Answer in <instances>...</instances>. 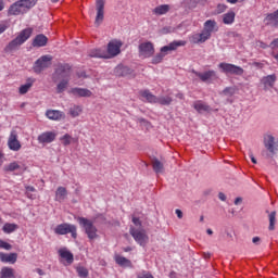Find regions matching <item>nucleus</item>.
Wrapping results in <instances>:
<instances>
[{
	"instance_id": "ddd939ff",
	"label": "nucleus",
	"mask_w": 278,
	"mask_h": 278,
	"mask_svg": "<svg viewBox=\"0 0 278 278\" xmlns=\"http://www.w3.org/2000/svg\"><path fill=\"white\" fill-rule=\"evenodd\" d=\"M96 25L99 27L101 23H103L104 14H105V1L104 0H96Z\"/></svg>"
},
{
	"instance_id": "6e6552de",
	"label": "nucleus",
	"mask_w": 278,
	"mask_h": 278,
	"mask_svg": "<svg viewBox=\"0 0 278 278\" xmlns=\"http://www.w3.org/2000/svg\"><path fill=\"white\" fill-rule=\"evenodd\" d=\"M218 68H220L222 73H225V75H244V68L236 64L222 62L218 64Z\"/></svg>"
},
{
	"instance_id": "bf43d9fd",
	"label": "nucleus",
	"mask_w": 278,
	"mask_h": 278,
	"mask_svg": "<svg viewBox=\"0 0 278 278\" xmlns=\"http://www.w3.org/2000/svg\"><path fill=\"white\" fill-rule=\"evenodd\" d=\"M239 203H242V198H236L235 205H239Z\"/></svg>"
},
{
	"instance_id": "423d86ee",
	"label": "nucleus",
	"mask_w": 278,
	"mask_h": 278,
	"mask_svg": "<svg viewBox=\"0 0 278 278\" xmlns=\"http://www.w3.org/2000/svg\"><path fill=\"white\" fill-rule=\"evenodd\" d=\"M130 236L134 238L135 242L140 247H147L149 243V236L144 229H136L134 226L129 229Z\"/></svg>"
},
{
	"instance_id": "79ce46f5",
	"label": "nucleus",
	"mask_w": 278,
	"mask_h": 278,
	"mask_svg": "<svg viewBox=\"0 0 278 278\" xmlns=\"http://www.w3.org/2000/svg\"><path fill=\"white\" fill-rule=\"evenodd\" d=\"M276 216H277L276 212H271L269 214V231H274L275 230Z\"/></svg>"
},
{
	"instance_id": "bb28decb",
	"label": "nucleus",
	"mask_w": 278,
	"mask_h": 278,
	"mask_svg": "<svg viewBox=\"0 0 278 278\" xmlns=\"http://www.w3.org/2000/svg\"><path fill=\"white\" fill-rule=\"evenodd\" d=\"M36 79L34 78H28L25 85L20 86L18 92L20 94H27L29 90H31V87L34 86V83Z\"/></svg>"
},
{
	"instance_id": "09e8293b",
	"label": "nucleus",
	"mask_w": 278,
	"mask_h": 278,
	"mask_svg": "<svg viewBox=\"0 0 278 278\" xmlns=\"http://www.w3.org/2000/svg\"><path fill=\"white\" fill-rule=\"evenodd\" d=\"M132 223L136 227H142V222L136 216H132Z\"/></svg>"
},
{
	"instance_id": "de8ad7c7",
	"label": "nucleus",
	"mask_w": 278,
	"mask_h": 278,
	"mask_svg": "<svg viewBox=\"0 0 278 278\" xmlns=\"http://www.w3.org/2000/svg\"><path fill=\"white\" fill-rule=\"evenodd\" d=\"M226 11H227V5L226 4H217L216 14H223Z\"/></svg>"
},
{
	"instance_id": "f8f14e48",
	"label": "nucleus",
	"mask_w": 278,
	"mask_h": 278,
	"mask_svg": "<svg viewBox=\"0 0 278 278\" xmlns=\"http://www.w3.org/2000/svg\"><path fill=\"white\" fill-rule=\"evenodd\" d=\"M8 147L10 151H18L22 149L21 141L18 140V132L16 130H11L10 136L8 138Z\"/></svg>"
},
{
	"instance_id": "5701e85b",
	"label": "nucleus",
	"mask_w": 278,
	"mask_h": 278,
	"mask_svg": "<svg viewBox=\"0 0 278 278\" xmlns=\"http://www.w3.org/2000/svg\"><path fill=\"white\" fill-rule=\"evenodd\" d=\"M48 42H49V38H47V36L42 34H39L34 38L31 46L37 48L47 47Z\"/></svg>"
},
{
	"instance_id": "9d476101",
	"label": "nucleus",
	"mask_w": 278,
	"mask_h": 278,
	"mask_svg": "<svg viewBox=\"0 0 278 278\" xmlns=\"http://www.w3.org/2000/svg\"><path fill=\"white\" fill-rule=\"evenodd\" d=\"M121 47H123V41L121 40H111L108 43V49L105 52L106 60H112V58H116L121 53Z\"/></svg>"
},
{
	"instance_id": "4d7b16f0",
	"label": "nucleus",
	"mask_w": 278,
	"mask_h": 278,
	"mask_svg": "<svg viewBox=\"0 0 278 278\" xmlns=\"http://www.w3.org/2000/svg\"><path fill=\"white\" fill-rule=\"evenodd\" d=\"M250 160L253 164H257V160L253 156V153L250 154Z\"/></svg>"
},
{
	"instance_id": "f257e3e1",
	"label": "nucleus",
	"mask_w": 278,
	"mask_h": 278,
	"mask_svg": "<svg viewBox=\"0 0 278 278\" xmlns=\"http://www.w3.org/2000/svg\"><path fill=\"white\" fill-rule=\"evenodd\" d=\"M218 31V24L214 20L204 22V27L201 33L193 34L189 37L191 45H203L212 38V34Z\"/></svg>"
},
{
	"instance_id": "dca6fc26",
	"label": "nucleus",
	"mask_w": 278,
	"mask_h": 278,
	"mask_svg": "<svg viewBox=\"0 0 278 278\" xmlns=\"http://www.w3.org/2000/svg\"><path fill=\"white\" fill-rule=\"evenodd\" d=\"M70 94H73V97H79V98H90L92 97V91L87 88H79L75 87L70 90Z\"/></svg>"
},
{
	"instance_id": "a211bd4d",
	"label": "nucleus",
	"mask_w": 278,
	"mask_h": 278,
	"mask_svg": "<svg viewBox=\"0 0 278 278\" xmlns=\"http://www.w3.org/2000/svg\"><path fill=\"white\" fill-rule=\"evenodd\" d=\"M59 255L62 260H65V266H71L75 262V256L66 248L60 249Z\"/></svg>"
},
{
	"instance_id": "680f3d73",
	"label": "nucleus",
	"mask_w": 278,
	"mask_h": 278,
	"mask_svg": "<svg viewBox=\"0 0 278 278\" xmlns=\"http://www.w3.org/2000/svg\"><path fill=\"white\" fill-rule=\"evenodd\" d=\"M271 47H278V39H275L274 41H271Z\"/></svg>"
},
{
	"instance_id": "393cba45",
	"label": "nucleus",
	"mask_w": 278,
	"mask_h": 278,
	"mask_svg": "<svg viewBox=\"0 0 278 278\" xmlns=\"http://www.w3.org/2000/svg\"><path fill=\"white\" fill-rule=\"evenodd\" d=\"M265 148L269 153H275L277 151V148L275 147V137L273 136H267L264 141Z\"/></svg>"
},
{
	"instance_id": "864d4df0",
	"label": "nucleus",
	"mask_w": 278,
	"mask_h": 278,
	"mask_svg": "<svg viewBox=\"0 0 278 278\" xmlns=\"http://www.w3.org/2000/svg\"><path fill=\"white\" fill-rule=\"evenodd\" d=\"M5 29H8V25L0 24V34H3V31H5Z\"/></svg>"
},
{
	"instance_id": "c756f323",
	"label": "nucleus",
	"mask_w": 278,
	"mask_h": 278,
	"mask_svg": "<svg viewBox=\"0 0 278 278\" xmlns=\"http://www.w3.org/2000/svg\"><path fill=\"white\" fill-rule=\"evenodd\" d=\"M67 194L68 191L64 187H58L55 191V201H59L61 203V201H64V199H66Z\"/></svg>"
},
{
	"instance_id": "9b49d317",
	"label": "nucleus",
	"mask_w": 278,
	"mask_h": 278,
	"mask_svg": "<svg viewBox=\"0 0 278 278\" xmlns=\"http://www.w3.org/2000/svg\"><path fill=\"white\" fill-rule=\"evenodd\" d=\"M53 60V56H51L50 54H46L40 56L34 65V71L37 74H40L42 71H45V68H49V66H51V62Z\"/></svg>"
},
{
	"instance_id": "49530a36",
	"label": "nucleus",
	"mask_w": 278,
	"mask_h": 278,
	"mask_svg": "<svg viewBox=\"0 0 278 278\" xmlns=\"http://www.w3.org/2000/svg\"><path fill=\"white\" fill-rule=\"evenodd\" d=\"M138 124L143 125V127H147V129H149V127H151V123L142 117L138 118Z\"/></svg>"
},
{
	"instance_id": "ea45409f",
	"label": "nucleus",
	"mask_w": 278,
	"mask_h": 278,
	"mask_svg": "<svg viewBox=\"0 0 278 278\" xmlns=\"http://www.w3.org/2000/svg\"><path fill=\"white\" fill-rule=\"evenodd\" d=\"M18 168H21V165L18 164V162H12L9 165H5L3 170L5 173H14V170H18Z\"/></svg>"
},
{
	"instance_id": "0eeeda50",
	"label": "nucleus",
	"mask_w": 278,
	"mask_h": 278,
	"mask_svg": "<svg viewBox=\"0 0 278 278\" xmlns=\"http://www.w3.org/2000/svg\"><path fill=\"white\" fill-rule=\"evenodd\" d=\"M54 233H56V236H66V233H71L72 238L77 240V226L64 223L55 227Z\"/></svg>"
},
{
	"instance_id": "58836bf2",
	"label": "nucleus",
	"mask_w": 278,
	"mask_h": 278,
	"mask_svg": "<svg viewBox=\"0 0 278 278\" xmlns=\"http://www.w3.org/2000/svg\"><path fill=\"white\" fill-rule=\"evenodd\" d=\"M16 229H18V225L10 223L4 224V226L2 227V231L4 233H14Z\"/></svg>"
},
{
	"instance_id": "69168bd1",
	"label": "nucleus",
	"mask_w": 278,
	"mask_h": 278,
	"mask_svg": "<svg viewBox=\"0 0 278 278\" xmlns=\"http://www.w3.org/2000/svg\"><path fill=\"white\" fill-rule=\"evenodd\" d=\"M176 97L177 99L184 100V93H177Z\"/></svg>"
},
{
	"instance_id": "a19ab883",
	"label": "nucleus",
	"mask_w": 278,
	"mask_h": 278,
	"mask_svg": "<svg viewBox=\"0 0 278 278\" xmlns=\"http://www.w3.org/2000/svg\"><path fill=\"white\" fill-rule=\"evenodd\" d=\"M236 87H226L222 91V94H224V97H233V94H236Z\"/></svg>"
},
{
	"instance_id": "20e7f679",
	"label": "nucleus",
	"mask_w": 278,
	"mask_h": 278,
	"mask_svg": "<svg viewBox=\"0 0 278 278\" xmlns=\"http://www.w3.org/2000/svg\"><path fill=\"white\" fill-rule=\"evenodd\" d=\"M178 47H186V41L184 40L173 41L169 45L162 47L160 53H157L152 58V64H161L164 58L168 55V52L177 51Z\"/></svg>"
},
{
	"instance_id": "e433bc0d",
	"label": "nucleus",
	"mask_w": 278,
	"mask_h": 278,
	"mask_svg": "<svg viewBox=\"0 0 278 278\" xmlns=\"http://www.w3.org/2000/svg\"><path fill=\"white\" fill-rule=\"evenodd\" d=\"M37 0H20V3L22 4V8L24 9V12H28L36 5Z\"/></svg>"
},
{
	"instance_id": "f3484780",
	"label": "nucleus",
	"mask_w": 278,
	"mask_h": 278,
	"mask_svg": "<svg viewBox=\"0 0 278 278\" xmlns=\"http://www.w3.org/2000/svg\"><path fill=\"white\" fill-rule=\"evenodd\" d=\"M276 81L277 75L275 74L267 75L261 79V84L264 86V90H270V88H275Z\"/></svg>"
},
{
	"instance_id": "37998d69",
	"label": "nucleus",
	"mask_w": 278,
	"mask_h": 278,
	"mask_svg": "<svg viewBox=\"0 0 278 278\" xmlns=\"http://www.w3.org/2000/svg\"><path fill=\"white\" fill-rule=\"evenodd\" d=\"M76 273L78 274V277L86 278L88 277V269L86 267H77Z\"/></svg>"
},
{
	"instance_id": "a18cd8bd",
	"label": "nucleus",
	"mask_w": 278,
	"mask_h": 278,
	"mask_svg": "<svg viewBox=\"0 0 278 278\" xmlns=\"http://www.w3.org/2000/svg\"><path fill=\"white\" fill-rule=\"evenodd\" d=\"M0 249H4V251H12V244L0 239Z\"/></svg>"
},
{
	"instance_id": "2f4dec72",
	"label": "nucleus",
	"mask_w": 278,
	"mask_h": 278,
	"mask_svg": "<svg viewBox=\"0 0 278 278\" xmlns=\"http://www.w3.org/2000/svg\"><path fill=\"white\" fill-rule=\"evenodd\" d=\"M0 278H16L12 267H2L0 270Z\"/></svg>"
},
{
	"instance_id": "2eb2a0df",
	"label": "nucleus",
	"mask_w": 278,
	"mask_h": 278,
	"mask_svg": "<svg viewBox=\"0 0 278 278\" xmlns=\"http://www.w3.org/2000/svg\"><path fill=\"white\" fill-rule=\"evenodd\" d=\"M56 136L53 131H46L39 135L37 140L40 144H49L55 140Z\"/></svg>"
},
{
	"instance_id": "052dcab7",
	"label": "nucleus",
	"mask_w": 278,
	"mask_h": 278,
	"mask_svg": "<svg viewBox=\"0 0 278 278\" xmlns=\"http://www.w3.org/2000/svg\"><path fill=\"white\" fill-rule=\"evenodd\" d=\"M5 8V4L3 3V0H0V12Z\"/></svg>"
},
{
	"instance_id": "39448f33",
	"label": "nucleus",
	"mask_w": 278,
	"mask_h": 278,
	"mask_svg": "<svg viewBox=\"0 0 278 278\" xmlns=\"http://www.w3.org/2000/svg\"><path fill=\"white\" fill-rule=\"evenodd\" d=\"M77 222L80 225V227L85 229V233L87 235L90 242L99 238V233H97L98 232L97 226L94 225V223H92V220L86 217H78Z\"/></svg>"
},
{
	"instance_id": "cd10ccee",
	"label": "nucleus",
	"mask_w": 278,
	"mask_h": 278,
	"mask_svg": "<svg viewBox=\"0 0 278 278\" xmlns=\"http://www.w3.org/2000/svg\"><path fill=\"white\" fill-rule=\"evenodd\" d=\"M223 23L224 25H233L236 23V12L228 11L223 15Z\"/></svg>"
},
{
	"instance_id": "7ed1b4c3",
	"label": "nucleus",
	"mask_w": 278,
	"mask_h": 278,
	"mask_svg": "<svg viewBox=\"0 0 278 278\" xmlns=\"http://www.w3.org/2000/svg\"><path fill=\"white\" fill-rule=\"evenodd\" d=\"M34 33V29L26 28L23 29L15 39L11 40L9 45L5 46L4 52L5 53H12L21 48L22 45H25L29 38H31V34Z\"/></svg>"
},
{
	"instance_id": "e2e57ef3",
	"label": "nucleus",
	"mask_w": 278,
	"mask_h": 278,
	"mask_svg": "<svg viewBox=\"0 0 278 278\" xmlns=\"http://www.w3.org/2000/svg\"><path fill=\"white\" fill-rule=\"evenodd\" d=\"M36 270H37L38 275H40V276L45 275V271L42 269L37 268Z\"/></svg>"
},
{
	"instance_id": "338daca9",
	"label": "nucleus",
	"mask_w": 278,
	"mask_h": 278,
	"mask_svg": "<svg viewBox=\"0 0 278 278\" xmlns=\"http://www.w3.org/2000/svg\"><path fill=\"white\" fill-rule=\"evenodd\" d=\"M125 253H129L131 251V247L124 248Z\"/></svg>"
},
{
	"instance_id": "4468645a",
	"label": "nucleus",
	"mask_w": 278,
	"mask_h": 278,
	"mask_svg": "<svg viewBox=\"0 0 278 278\" xmlns=\"http://www.w3.org/2000/svg\"><path fill=\"white\" fill-rule=\"evenodd\" d=\"M192 73L195 77H199V79L204 83L211 81V79H216V71L214 70H210L204 73L192 71Z\"/></svg>"
},
{
	"instance_id": "6ab92c4d",
	"label": "nucleus",
	"mask_w": 278,
	"mask_h": 278,
	"mask_svg": "<svg viewBox=\"0 0 278 278\" xmlns=\"http://www.w3.org/2000/svg\"><path fill=\"white\" fill-rule=\"evenodd\" d=\"M18 260L17 253H3L0 252V262L2 264H16V261Z\"/></svg>"
},
{
	"instance_id": "7c9ffc66",
	"label": "nucleus",
	"mask_w": 278,
	"mask_h": 278,
	"mask_svg": "<svg viewBox=\"0 0 278 278\" xmlns=\"http://www.w3.org/2000/svg\"><path fill=\"white\" fill-rule=\"evenodd\" d=\"M168 10H170V7L168 4H161L153 9V14L156 16H162L164 14H167Z\"/></svg>"
},
{
	"instance_id": "f03ea898",
	"label": "nucleus",
	"mask_w": 278,
	"mask_h": 278,
	"mask_svg": "<svg viewBox=\"0 0 278 278\" xmlns=\"http://www.w3.org/2000/svg\"><path fill=\"white\" fill-rule=\"evenodd\" d=\"M62 77L63 79L56 85L58 94H62L66 88H68V81H71V65L68 64H59L53 79L56 81L58 78Z\"/></svg>"
},
{
	"instance_id": "4c0bfd02",
	"label": "nucleus",
	"mask_w": 278,
	"mask_h": 278,
	"mask_svg": "<svg viewBox=\"0 0 278 278\" xmlns=\"http://www.w3.org/2000/svg\"><path fill=\"white\" fill-rule=\"evenodd\" d=\"M84 112V109L79 105H74L70 108L68 114L72 116V118H77L81 113Z\"/></svg>"
},
{
	"instance_id": "3c124183",
	"label": "nucleus",
	"mask_w": 278,
	"mask_h": 278,
	"mask_svg": "<svg viewBox=\"0 0 278 278\" xmlns=\"http://www.w3.org/2000/svg\"><path fill=\"white\" fill-rule=\"evenodd\" d=\"M175 213H176V215H177L178 218H184V212H181V210L177 208V210L175 211Z\"/></svg>"
},
{
	"instance_id": "13d9d810",
	"label": "nucleus",
	"mask_w": 278,
	"mask_h": 278,
	"mask_svg": "<svg viewBox=\"0 0 278 278\" xmlns=\"http://www.w3.org/2000/svg\"><path fill=\"white\" fill-rule=\"evenodd\" d=\"M253 66H256L258 68H262L264 66V64L260 63V62H254Z\"/></svg>"
},
{
	"instance_id": "0e129e2a",
	"label": "nucleus",
	"mask_w": 278,
	"mask_h": 278,
	"mask_svg": "<svg viewBox=\"0 0 278 278\" xmlns=\"http://www.w3.org/2000/svg\"><path fill=\"white\" fill-rule=\"evenodd\" d=\"M260 47H261V49H266L268 46H266V43H264V42H260Z\"/></svg>"
},
{
	"instance_id": "774afa93",
	"label": "nucleus",
	"mask_w": 278,
	"mask_h": 278,
	"mask_svg": "<svg viewBox=\"0 0 278 278\" xmlns=\"http://www.w3.org/2000/svg\"><path fill=\"white\" fill-rule=\"evenodd\" d=\"M227 1V3H238V0H226Z\"/></svg>"
},
{
	"instance_id": "4be33fe9",
	"label": "nucleus",
	"mask_w": 278,
	"mask_h": 278,
	"mask_svg": "<svg viewBox=\"0 0 278 278\" xmlns=\"http://www.w3.org/2000/svg\"><path fill=\"white\" fill-rule=\"evenodd\" d=\"M116 264L118 266H122V268H134V264H131V261L125 256L115 255L114 257Z\"/></svg>"
},
{
	"instance_id": "aec40b11",
	"label": "nucleus",
	"mask_w": 278,
	"mask_h": 278,
	"mask_svg": "<svg viewBox=\"0 0 278 278\" xmlns=\"http://www.w3.org/2000/svg\"><path fill=\"white\" fill-rule=\"evenodd\" d=\"M25 13V9L23 8V4L20 2V0L9 8V16H18L20 14Z\"/></svg>"
},
{
	"instance_id": "412c9836",
	"label": "nucleus",
	"mask_w": 278,
	"mask_h": 278,
	"mask_svg": "<svg viewBox=\"0 0 278 278\" xmlns=\"http://www.w3.org/2000/svg\"><path fill=\"white\" fill-rule=\"evenodd\" d=\"M264 24L270 27H278V9L274 13H269L265 16Z\"/></svg>"
},
{
	"instance_id": "c03bdc74",
	"label": "nucleus",
	"mask_w": 278,
	"mask_h": 278,
	"mask_svg": "<svg viewBox=\"0 0 278 278\" xmlns=\"http://www.w3.org/2000/svg\"><path fill=\"white\" fill-rule=\"evenodd\" d=\"M72 140H73V137H71V135L68 134H65L63 137H61V141L64 147H68Z\"/></svg>"
},
{
	"instance_id": "f704fd0d",
	"label": "nucleus",
	"mask_w": 278,
	"mask_h": 278,
	"mask_svg": "<svg viewBox=\"0 0 278 278\" xmlns=\"http://www.w3.org/2000/svg\"><path fill=\"white\" fill-rule=\"evenodd\" d=\"M89 58H102L106 60L105 50L92 49L89 51Z\"/></svg>"
},
{
	"instance_id": "b1692460",
	"label": "nucleus",
	"mask_w": 278,
	"mask_h": 278,
	"mask_svg": "<svg viewBox=\"0 0 278 278\" xmlns=\"http://www.w3.org/2000/svg\"><path fill=\"white\" fill-rule=\"evenodd\" d=\"M46 116L50 121H62V118H64V112L58 110H48L46 112Z\"/></svg>"
},
{
	"instance_id": "a878e982",
	"label": "nucleus",
	"mask_w": 278,
	"mask_h": 278,
	"mask_svg": "<svg viewBox=\"0 0 278 278\" xmlns=\"http://www.w3.org/2000/svg\"><path fill=\"white\" fill-rule=\"evenodd\" d=\"M140 97L148 101V103H157V97L152 94L149 90H141L139 92Z\"/></svg>"
},
{
	"instance_id": "6e6d98bb",
	"label": "nucleus",
	"mask_w": 278,
	"mask_h": 278,
	"mask_svg": "<svg viewBox=\"0 0 278 278\" xmlns=\"http://www.w3.org/2000/svg\"><path fill=\"white\" fill-rule=\"evenodd\" d=\"M260 237H254L253 239H252V242H253V244H260Z\"/></svg>"
},
{
	"instance_id": "603ef678",
	"label": "nucleus",
	"mask_w": 278,
	"mask_h": 278,
	"mask_svg": "<svg viewBox=\"0 0 278 278\" xmlns=\"http://www.w3.org/2000/svg\"><path fill=\"white\" fill-rule=\"evenodd\" d=\"M218 199H219L220 201H226V200H227V195H225V193H223V192H219Z\"/></svg>"
},
{
	"instance_id": "c9c22d12",
	"label": "nucleus",
	"mask_w": 278,
	"mask_h": 278,
	"mask_svg": "<svg viewBox=\"0 0 278 278\" xmlns=\"http://www.w3.org/2000/svg\"><path fill=\"white\" fill-rule=\"evenodd\" d=\"M156 103H159V105H170L173 98L170 96L156 97Z\"/></svg>"
},
{
	"instance_id": "5fc2aeb1",
	"label": "nucleus",
	"mask_w": 278,
	"mask_h": 278,
	"mask_svg": "<svg viewBox=\"0 0 278 278\" xmlns=\"http://www.w3.org/2000/svg\"><path fill=\"white\" fill-rule=\"evenodd\" d=\"M27 192H36V188L31 186L26 187Z\"/></svg>"
},
{
	"instance_id": "473e14b6",
	"label": "nucleus",
	"mask_w": 278,
	"mask_h": 278,
	"mask_svg": "<svg viewBox=\"0 0 278 278\" xmlns=\"http://www.w3.org/2000/svg\"><path fill=\"white\" fill-rule=\"evenodd\" d=\"M152 168L154 170V173H156L157 175H160L161 173H164V163L161 162L157 159H154L152 161Z\"/></svg>"
},
{
	"instance_id": "72a5a7b5",
	"label": "nucleus",
	"mask_w": 278,
	"mask_h": 278,
	"mask_svg": "<svg viewBox=\"0 0 278 278\" xmlns=\"http://www.w3.org/2000/svg\"><path fill=\"white\" fill-rule=\"evenodd\" d=\"M193 108L199 113H201V112H210V105L203 103L202 101H195L193 103Z\"/></svg>"
},
{
	"instance_id": "8fccbe9b",
	"label": "nucleus",
	"mask_w": 278,
	"mask_h": 278,
	"mask_svg": "<svg viewBox=\"0 0 278 278\" xmlns=\"http://www.w3.org/2000/svg\"><path fill=\"white\" fill-rule=\"evenodd\" d=\"M137 278H153V275L149 274L148 271H143L139 274Z\"/></svg>"
},
{
	"instance_id": "c85d7f7f",
	"label": "nucleus",
	"mask_w": 278,
	"mask_h": 278,
	"mask_svg": "<svg viewBox=\"0 0 278 278\" xmlns=\"http://www.w3.org/2000/svg\"><path fill=\"white\" fill-rule=\"evenodd\" d=\"M131 74V70L127 66L118 65L115 67L116 77H127V75Z\"/></svg>"
},
{
	"instance_id": "1a4fd4ad",
	"label": "nucleus",
	"mask_w": 278,
	"mask_h": 278,
	"mask_svg": "<svg viewBox=\"0 0 278 278\" xmlns=\"http://www.w3.org/2000/svg\"><path fill=\"white\" fill-rule=\"evenodd\" d=\"M139 58H153L155 54V46L151 41H143L138 47Z\"/></svg>"
}]
</instances>
